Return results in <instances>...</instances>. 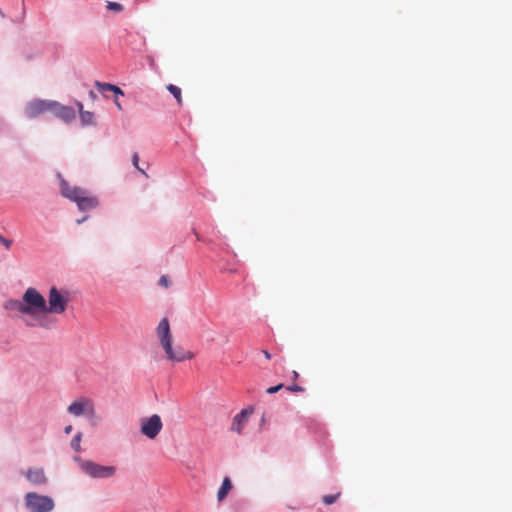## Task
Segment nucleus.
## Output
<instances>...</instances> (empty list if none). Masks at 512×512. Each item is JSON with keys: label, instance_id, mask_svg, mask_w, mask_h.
<instances>
[{"label": "nucleus", "instance_id": "obj_1", "mask_svg": "<svg viewBox=\"0 0 512 512\" xmlns=\"http://www.w3.org/2000/svg\"><path fill=\"white\" fill-rule=\"evenodd\" d=\"M156 334L159 339L160 345L163 348L166 358L172 362H182L190 360L194 357L191 351H187L181 346H172V334L170 324L167 318H163L156 329Z\"/></svg>", "mask_w": 512, "mask_h": 512}, {"label": "nucleus", "instance_id": "obj_2", "mask_svg": "<svg viewBox=\"0 0 512 512\" xmlns=\"http://www.w3.org/2000/svg\"><path fill=\"white\" fill-rule=\"evenodd\" d=\"M24 504L29 512H51L55 507L54 500L50 496L36 492L26 493Z\"/></svg>", "mask_w": 512, "mask_h": 512}, {"label": "nucleus", "instance_id": "obj_3", "mask_svg": "<svg viewBox=\"0 0 512 512\" xmlns=\"http://www.w3.org/2000/svg\"><path fill=\"white\" fill-rule=\"evenodd\" d=\"M23 304L26 315H36L46 311V300L35 288L29 287L23 294Z\"/></svg>", "mask_w": 512, "mask_h": 512}, {"label": "nucleus", "instance_id": "obj_4", "mask_svg": "<svg viewBox=\"0 0 512 512\" xmlns=\"http://www.w3.org/2000/svg\"><path fill=\"white\" fill-rule=\"evenodd\" d=\"M80 467L83 472L93 478H110L116 473L114 466H103L92 461H82Z\"/></svg>", "mask_w": 512, "mask_h": 512}, {"label": "nucleus", "instance_id": "obj_5", "mask_svg": "<svg viewBox=\"0 0 512 512\" xmlns=\"http://www.w3.org/2000/svg\"><path fill=\"white\" fill-rule=\"evenodd\" d=\"M67 411L76 417H79V416H86L88 418L96 417L93 401L88 398H85V397H81V398L75 400L74 402H72L68 406Z\"/></svg>", "mask_w": 512, "mask_h": 512}, {"label": "nucleus", "instance_id": "obj_6", "mask_svg": "<svg viewBox=\"0 0 512 512\" xmlns=\"http://www.w3.org/2000/svg\"><path fill=\"white\" fill-rule=\"evenodd\" d=\"M162 427V420L157 414L141 419L140 431L149 439H155Z\"/></svg>", "mask_w": 512, "mask_h": 512}, {"label": "nucleus", "instance_id": "obj_7", "mask_svg": "<svg viewBox=\"0 0 512 512\" xmlns=\"http://www.w3.org/2000/svg\"><path fill=\"white\" fill-rule=\"evenodd\" d=\"M68 305V299L65 298L57 288L52 287L48 295V305L46 311L55 314H62Z\"/></svg>", "mask_w": 512, "mask_h": 512}, {"label": "nucleus", "instance_id": "obj_8", "mask_svg": "<svg viewBox=\"0 0 512 512\" xmlns=\"http://www.w3.org/2000/svg\"><path fill=\"white\" fill-rule=\"evenodd\" d=\"M53 106L55 105L51 100L35 99L26 105L25 114L28 118L34 119L46 112H51Z\"/></svg>", "mask_w": 512, "mask_h": 512}, {"label": "nucleus", "instance_id": "obj_9", "mask_svg": "<svg viewBox=\"0 0 512 512\" xmlns=\"http://www.w3.org/2000/svg\"><path fill=\"white\" fill-rule=\"evenodd\" d=\"M26 480L33 486H42L47 484L48 477L42 467H31L22 472Z\"/></svg>", "mask_w": 512, "mask_h": 512}, {"label": "nucleus", "instance_id": "obj_10", "mask_svg": "<svg viewBox=\"0 0 512 512\" xmlns=\"http://www.w3.org/2000/svg\"><path fill=\"white\" fill-rule=\"evenodd\" d=\"M60 189H61V194L77 203L83 196H85V194L88 193V191L86 189H83L81 187H77V186H71L66 180H61L60 182Z\"/></svg>", "mask_w": 512, "mask_h": 512}, {"label": "nucleus", "instance_id": "obj_11", "mask_svg": "<svg viewBox=\"0 0 512 512\" xmlns=\"http://www.w3.org/2000/svg\"><path fill=\"white\" fill-rule=\"evenodd\" d=\"M54 105L52 107L51 113H53L58 118L63 121L69 123L75 119V111L72 107L61 105L60 103L53 101Z\"/></svg>", "mask_w": 512, "mask_h": 512}, {"label": "nucleus", "instance_id": "obj_12", "mask_svg": "<svg viewBox=\"0 0 512 512\" xmlns=\"http://www.w3.org/2000/svg\"><path fill=\"white\" fill-rule=\"evenodd\" d=\"M50 312H37L33 322L26 321V325L29 327L40 326L46 329H50L55 325L56 320L52 319L48 314Z\"/></svg>", "mask_w": 512, "mask_h": 512}, {"label": "nucleus", "instance_id": "obj_13", "mask_svg": "<svg viewBox=\"0 0 512 512\" xmlns=\"http://www.w3.org/2000/svg\"><path fill=\"white\" fill-rule=\"evenodd\" d=\"M252 414V409H243L238 414H236L233 418V422L231 425V430L241 434L244 426L248 422L249 416Z\"/></svg>", "mask_w": 512, "mask_h": 512}, {"label": "nucleus", "instance_id": "obj_14", "mask_svg": "<svg viewBox=\"0 0 512 512\" xmlns=\"http://www.w3.org/2000/svg\"><path fill=\"white\" fill-rule=\"evenodd\" d=\"M76 204L79 210L87 211L96 208L98 205V200L88 191V193L85 194V196H83Z\"/></svg>", "mask_w": 512, "mask_h": 512}, {"label": "nucleus", "instance_id": "obj_15", "mask_svg": "<svg viewBox=\"0 0 512 512\" xmlns=\"http://www.w3.org/2000/svg\"><path fill=\"white\" fill-rule=\"evenodd\" d=\"M4 307L9 312H19V313L25 314V307L23 304V300H15V299L8 300L5 303Z\"/></svg>", "mask_w": 512, "mask_h": 512}, {"label": "nucleus", "instance_id": "obj_16", "mask_svg": "<svg viewBox=\"0 0 512 512\" xmlns=\"http://www.w3.org/2000/svg\"><path fill=\"white\" fill-rule=\"evenodd\" d=\"M232 487L233 486H232L230 478L225 477L223 479L222 485L219 488L218 493H217V499L219 502L223 501L226 498V496L228 495V493L230 492Z\"/></svg>", "mask_w": 512, "mask_h": 512}, {"label": "nucleus", "instance_id": "obj_17", "mask_svg": "<svg viewBox=\"0 0 512 512\" xmlns=\"http://www.w3.org/2000/svg\"><path fill=\"white\" fill-rule=\"evenodd\" d=\"M80 121L83 126H94L96 125L95 115L90 111H81Z\"/></svg>", "mask_w": 512, "mask_h": 512}, {"label": "nucleus", "instance_id": "obj_18", "mask_svg": "<svg viewBox=\"0 0 512 512\" xmlns=\"http://www.w3.org/2000/svg\"><path fill=\"white\" fill-rule=\"evenodd\" d=\"M167 90L176 98L178 104H182L181 89L179 87L169 84Z\"/></svg>", "mask_w": 512, "mask_h": 512}, {"label": "nucleus", "instance_id": "obj_19", "mask_svg": "<svg viewBox=\"0 0 512 512\" xmlns=\"http://www.w3.org/2000/svg\"><path fill=\"white\" fill-rule=\"evenodd\" d=\"M82 440V433L78 432L71 441V447L74 451L78 452L81 449L80 443Z\"/></svg>", "mask_w": 512, "mask_h": 512}, {"label": "nucleus", "instance_id": "obj_20", "mask_svg": "<svg viewBox=\"0 0 512 512\" xmlns=\"http://www.w3.org/2000/svg\"><path fill=\"white\" fill-rule=\"evenodd\" d=\"M95 86L97 87L98 91L101 93H104L105 91H111L113 89V84L102 83L99 81L95 82Z\"/></svg>", "mask_w": 512, "mask_h": 512}, {"label": "nucleus", "instance_id": "obj_21", "mask_svg": "<svg viewBox=\"0 0 512 512\" xmlns=\"http://www.w3.org/2000/svg\"><path fill=\"white\" fill-rule=\"evenodd\" d=\"M106 7H107L108 10H111V11H114V12H122L123 9H124L122 4H120L118 2H111V1L107 2Z\"/></svg>", "mask_w": 512, "mask_h": 512}, {"label": "nucleus", "instance_id": "obj_22", "mask_svg": "<svg viewBox=\"0 0 512 512\" xmlns=\"http://www.w3.org/2000/svg\"><path fill=\"white\" fill-rule=\"evenodd\" d=\"M132 163H133V166L139 171L141 172L143 175H145L146 177H148L147 173L145 172L144 169H142L140 166H139V155L138 153H134L132 155Z\"/></svg>", "mask_w": 512, "mask_h": 512}, {"label": "nucleus", "instance_id": "obj_23", "mask_svg": "<svg viewBox=\"0 0 512 512\" xmlns=\"http://www.w3.org/2000/svg\"><path fill=\"white\" fill-rule=\"evenodd\" d=\"M339 493L338 494H334V495H325L323 497V502L326 504V505H331L333 504L339 497Z\"/></svg>", "mask_w": 512, "mask_h": 512}, {"label": "nucleus", "instance_id": "obj_24", "mask_svg": "<svg viewBox=\"0 0 512 512\" xmlns=\"http://www.w3.org/2000/svg\"><path fill=\"white\" fill-rule=\"evenodd\" d=\"M0 243L3 244L6 249H10L12 245V240L6 239L2 235H0Z\"/></svg>", "mask_w": 512, "mask_h": 512}, {"label": "nucleus", "instance_id": "obj_25", "mask_svg": "<svg viewBox=\"0 0 512 512\" xmlns=\"http://www.w3.org/2000/svg\"><path fill=\"white\" fill-rule=\"evenodd\" d=\"M159 285L163 286V287H169L170 285V280L167 276H161L160 279H159Z\"/></svg>", "mask_w": 512, "mask_h": 512}, {"label": "nucleus", "instance_id": "obj_26", "mask_svg": "<svg viewBox=\"0 0 512 512\" xmlns=\"http://www.w3.org/2000/svg\"><path fill=\"white\" fill-rule=\"evenodd\" d=\"M287 389L292 392H303L304 391V388L297 384H293V385L287 387Z\"/></svg>", "mask_w": 512, "mask_h": 512}, {"label": "nucleus", "instance_id": "obj_27", "mask_svg": "<svg viewBox=\"0 0 512 512\" xmlns=\"http://www.w3.org/2000/svg\"><path fill=\"white\" fill-rule=\"evenodd\" d=\"M282 387H283V384H278V385H276V386L269 387V388L267 389V393H269V394L276 393V392H278L280 389H282Z\"/></svg>", "mask_w": 512, "mask_h": 512}, {"label": "nucleus", "instance_id": "obj_28", "mask_svg": "<svg viewBox=\"0 0 512 512\" xmlns=\"http://www.w3.org/2000/svg\"><path fill=\"white\" fill-rule=\"evenodd\" d=\"M111 92H114L115 95H123V91L116 85H113V89L111 90Z\"/></svg>", "mask_w": 512, "mask_h": 512}, {"label": "nucleus", "instance_id": "obj_29", "mask_svg": "<svg viewBox=\"0 0 512 512\" xmlns=\"http://www.w3.org/2000/svg\"><path fill=\"white\" fill-rule=\"evenodd\" d=\"M76 106H77V108H78V110H79V116H80V115H81V111H85V110L83 109V104H82L81 102H77V103H76Z\"/></svg>", "mask_w": 512, "mask_h": 512}, {"label": "nucleus", "instance_id": "obj_30", "mask_svg": "<svg viewBox=\"0 0 512 512\" xmlns=\"http://www.w3.org/2000/svg\"><path fill=\"white\" fill-rule=\"evenodd\" d=\"M71 431H72V425H68V426H66V427H65V429H64V432H65L66 434H70V433H71Z\"/></svg>", "mask_w": 512, "mask_h": 512}, {"label": "nucleus", "instance_id": "obj_31", "mask_svg": "<svg viewBox=\"0 0 512 512\" xmlns=\"http://www.w3.org/2000/svg\"><path fill=\"white\" fill-rule=\"evenodd\" d=\"M262 353L264 354L266 359H268V360L271 359V354L267 350H263Z\"/></svg>", "mask_w": 512, "mask_h": 512}, {"label": "nucleus", "instance_id": "obj_32", "mask_svg": "<svg viewBox=\"0 0 512 512\" xmlns=\"http://www.w3.org/2000/svg\"><path fill=\"white\" fill-rule=\"evenodd\" d=\"M86 220H87V216L83 217L82 219H78L76 222H77V224H82Z\"/></svg>", "mask_w": 512, "mask_h": 512}, {"label": "nucleus", "instance_id": "obj_33", "mask_svg": "<svg viewBox=\"0 0 512 512\" xmlns=\"http://www.w3.org/2000/svg\"><path fill=\"white\" fill-rule=\"evenodd\" d=\"M293 380H297L299 378V374L297 371H293Z\"/></svg>", "mask_w": 512, "mask_h": 512}, {"label": "nucleus", "instance_id": "obj_34", "mask_svg": "<svg viewBox=\"0 0 512 512\" xmlns=\"http://www.w3.org/2000/svg\"><path fill=\"white\" fill-rule=\"evenodd\" d=\"M115 105L117 106V108L119 110H122V106H121V104H120V102L118 100H115Z\"/></svg>", "mask_w": 512, "mask_h": 512}, {"label": "nucleus", "instance_id": "obj_35", "mask_svg": "<svg viewBox=\"0 0 512 512\" xmlns=\"http://www.w3.org/2000/svg\"><path fill=\"white\" fill-rule=\"evenodd\" d=\"M89 95L92 99H95L97 97L93 91H90Z\"/></svg>", "mask_w": 512, "mask_h": 512}]
</instances>
